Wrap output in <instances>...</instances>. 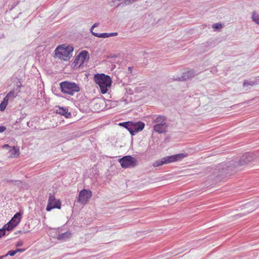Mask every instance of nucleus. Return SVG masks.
Masks as SVG:
<instances>
[{
  "label": "nucleus",
  "mask_w": 259,
  "mask_h": 259,
  "mask_svg": "<svg viewBox=\"0 0 259 259\" xmlns=\"http://www.w3.org/2000/svg\"><path fill=\"white\" fill-rule=\"evenodd\" d=\"M255 158V155L251 152L244 153L241 157L239 161H231L227 162L222 168V172L224 175H231L236 167L244 165L253 160Z\"/></svg>",
  "instance_id": "obj_1"
},
{
  "label": "nucleus",
  "mask_w": 259,
  "mask_h": 259,
  "mask_svg": "<svg viewBox=\"0 0 259 259\" xmlns=\"http://www.w3.org/2000/svg\"><path fill=\"white\" fill-rule=\"evenodd\" d=\"M94 81L101 90L102 94H104L108 91V88L110 87L112 80L109 75L103 73L96 74L94 75Z\"/></svg>",
  "instance_id": "obj_2"
},
{
  "label": "nucleus",
  "mask_w": 259,
  "mask_h": 259,
  "mask_svg": "<svg viewBox=\"0 0 259 259\" xmlns=\"http://www.w3.org/2000/svg\"><path fill=\"white\" fill-rule=\"evenodd\" d=\"M61 92L70 96H73L75 93L78 92L80 89L79 85L74 82L64 81L60 83Z\"/></svg>",
  "instance_id": "obj_3"
},
{
  "label": "nucleus",
  "mask_w": 259,
  "mask_h": 259,
  "mask_svg": "<svg viewBox=\"0 0 259 259\" xmlns=\"http://www.w3.org/2000/svg\"><path fill=\"white\" fill-rule=\"evenodd\" d=\"M73 51V48L71 46L63 47L58 46L55 50V55L56 57L64 61L68 60L72 56L71 53Z\"/></svg>",
  "instance_id": "obj_4"
},
{
  "label": "nucleus",
  "mask_w": 259,
  "mask_h": 259,
  "mask_svg": "<svg viewBox=\"0 0 259 259\" xmlns=\"http://www.w3.org/2000/svg\"><path fill=\"white\" fill-rule=\"evenodd\" d=\"M118 161L121 167L124 168L135 167L138 164L137 159L130 155L124 156L119 158Z\"/></svg>",
  "instance_id": "obj_5"
},
{
  "label": "nucleus",
  "mask_w": 259,
  "mask_h": 259,
  "mask_svg": "<svg viewBox=\"0 0 259 259\" xmlns=\"http://www.w3.org/2000/svg\"><path fill=\"white\" fill-rule=\"evenodd\" d=\"M22 213L20 211L17 212L12 218V219L6 224L4 225L5 228L7 231L12 230L20 222L22 218Z\"/></svg>",
  "instance_id": "obj_6"
},
{
  "label": "nucleus",
  "mask_w": 259,
  "mask_h": 259,
  "mask_svg": "<svg viewBox=\"0 0 259 259\" xmlns=\"http://www.w3.org/2000/svg\"><path fill=\"white\" fill-rule=\"evenodd\" d=\"M187 156V154L179 153L171 156H166L163 158L164 164H168L181 161L183 158Z\"/></svg>",
  "instance_id": "obj_7"
},
{
  "label": "nucleus",
  "mask_w": 259,
  "mask_h": 259,
  "mask_svg": "<svg viewBox=\"0 0 259 259\" xmlns=\"http://www.w3.org/2000/svg\"><path fill=\"white\" fill-rule=\"evenodd\" d=\"M61 202L59 200H57L55 197L50 194L49 196L48 203L46 207V210L48 211H51L53 208H61Z\"/></svg>",
  "instance_id": "obj_8"
},
{
  "label": "nucleus",
  "mask_w": 259,
  "mask_h": 259,
  "mask_svg": "<svg viewBox=\"0 0 259 259\" xmlns=\"http://www.w3.org/2000/svg\"><path fill=\"white\" fill-rule=\"evenodd\" d=\"M92 196L90 190L83 189L81 190L78 195V201L82 204H86Z\"/></svg>",
  "instance_id": "obj_9"
},
{
  "label": "nucleus",
  "mask_w": 259,
  "mask_h": 259,
  "mask_svg": "<svg viewBox=\"0 0 259 259\" xmlns=\"http://www.w3.org/2000/svg\"><path fill=\"white\" fill-rule=\"evenodd\" d=\"M145 127V124L142 121L137 122H132L130 134L134 136L137 133L142 131Z\"/></svg>",
  "instance_id": "obj_10"
},
{
  "label": "nucleus",
  "mask_w": 259,
  "mask_h": 259,
  "mask_svg": "<svg viewBox=\"0 0 259 259\" xmlns=\"http://www.w3.org/2000/svg\"><path fill=\"white\" fill-rule=\"evenodd\" d=\"M195 75V72L193 70H190L184 73L183 75L180 77L176 78H173V80L176 81H184L194 77Z\"/></svg>",
  "instance_id": "obj_11"
},
{
  "label": "nucleus",
  "mask_w": 259,
  "mask_h": 259,
  "mask_svg": "<svg viewBox=\"0 0 259 259\" xmlns=\"http://www.w3.org/2000/svg\"><path fill=\"white\" fill-rule=\"evenodd\" d=\"M56 113L61 115L64 116L66 118H70L71 114L68 112V109L66 107L58 106L56 107Z\"/></svg>",
  "instance_id": "obj_12"
},
{
  "label": "nucleus",
  "mask_w": 259,
  "mask_h": 259,
  "mask_svg": "<svg viewBox=\"0 0 259 259\" xmlns=\"http://www.w3.org/2000/svg\"><path fill=\"white\" fill-rule=\"evenodd\" d=\"M167 127V123L155 124L153 126V130L158 134H162L166 132Z\"/></svg>",
  "instance_id": "obj_13"
},
{
  "label": "nucleus",
  "mask_w": 259,
  "mask_h": 259,
  "mask_svg": "<svg viewBox=\"0 0 259 259\" xmlns=\"http://www.w3.org/2000/svg\"><path fill=\"white\" fill-rule=\"evenodd\" d=\"M89 59V54L88 51H82L77 56V60H80L79 66L83 64L85 62L88 61Z\"/></svg>",
  "instance_id": "obj_14"
},
{
  "label": "nucleus",
  "mask_w": 259,
  "mask_h": 259,
  "mask_svg": "<svg viewBox=\"0 0 259 259\" xmlns=\"http://www.w3.org/2000/svg\"><path fill=\"white\" fill-rule=\"evenodd\" d=\"M153 122L155 124H162L166 123V118L164 115H159L153 117Z\"/></svg>",
  "instance_id": "obj_15"
},
{
  "label": "nucleus",
  "mask_w": 259,
  "mask_h": 259,
  "mask_svg": "<svg viewBox=\"0 0 259 259\" xmlns=\"http://www.w3.org/2000/svg\"><path fill=\"white\" fill-rule=\"evenodd\" d=\"M71 233L68 231L65 232V233H61L58 235V239L59 240H65L68 238L70 237Z\"/></svg>",
  "instance_id": "obj_16"
},
{
  "label": "nucleus",
  "mask_w": 259,
  "mask_h": 259,
  "mask_svg": "<svg viewBox=\"0 0 259 259\" xmlns=\"http://www.w3.org/2000/svg\"><path fill=\"white\" fill-rule=\"evenodd\" d=\"M132 122L131 121H126V122H120L118 124L119 126H122L124 128H125L126 130H127L130 132L131 131V125H132Z\"/></svg>",
  "instance_id": "obj_17"
},
{
  "label": "nucleus",
  "mask_w": 259,
  "mask_h": 259,
  "mask_svg": "<svg viewBox=\"0 0 259 259\" xmlns=\"http://www.w3.org/2000/svg\"><path fill=\"white\" fill-rule=\"evenodd\" d=\"M9 99L5 97L1 103L0 104V109L1 111H4L6 109L7 105H8Z\"/></svg>",
  "instance_id": "obj_18"
},
{
  "label": "nucleus",
  "mask_w": 259,
  "mask_h": 259,
  "mask_svg": "<svg viewBox=\"0 0 259 259\" xmlns=\"http://www.w3.org/2000/svg\"><path fill=\"white\" fill-rule=\"evenodd\" d=\"M257 84L256 81H248L247 80H245L243 83V87H246L248 86H253L255 84Z\"/></svg>",
  "instance_id": "obj_19"
},
{
  "label": "nucleus",
  "mask_w": 259,
  "mask_h": 259,
  "mask_svg": "<svg viewBox=\"0 0 259 259\" xmlns=\"http://www.w3.org/2000/svg\"><path fill=\"white\" fill-rule=\"evenodd\" d=\"M92 34L96 37H101V38H107L108 36V33H98L96 32H94L92 31Z\"/></svg>",
  "instance_id": "obj_20"
},
{
  "label": "nucleus",
  "mask_w": 259,
  "mask_h": 259,
  "mask_svg": "<svg viewBox=\"0 0 259 259\" xmlns=\"http://www.w3.org/2000/svg\"><path fill=\"white\" fill-rule=\"evenodd\" d=\"M165 164L163 160V158L160 160H157L153 163V166L154 167H157Z\"/></svg>",
  "instance_id": "obj_21"
},
{
  "label": "nucleus",
  "mask_w": 259,
  "mask_h": 259,
  "mask_svg": "<svg viewBox=\"0 0 259 259\" xmlns=\"http://www.w3.org/2000/svg\"><path fill=\"white\" fill-rule=\"evenodd\" d=\"M252 20L256 24H259V15L253 12L252 15Z\"/></svg>",
  "instance_id": "obj_22"
},
{
  "label": "nucleus",
  "mask_w": 259,
  "mask_h": 259,
  "mask_svg": "<svg viewBox=\"0 0 259 259\" xmlns=\"http://www.w3.org/2000/svg\"><path fill=\"white\" fill-rule=\"evenodd\" d=\"M16 96H17V95L16 94L14 90H12L6 95V97H7V98H8L9 99H13Z\"/></svg>",
  "instance_id": "obj_23"
},
{
  "label": "nucleus",
  "mask_w": 259,
  "mask_h": 259,
  "mask_svg": "<svg viewBox=\"0 0 259 259\" xmlns=\"http://www.w3.org/2000/svg\"><path fill=\"white\" fill-rule=\"evenodd\" d=\"M7 229L5 228L4 226L2 229H0V238L6 235Z\"/></svg>",
  "instance_id": "obj_24"
},
{
  "label": "nucleus",
  "mask_w": 259,
  "mask_h": 259,
  "mask_svg": "<svg viewBox=\"0 0 259 259\" xmlns=\"http://www.w3.org/2000/svg\"><path fill=\"white\" fill-rule=\"evenodd\" d=\"M16 253H17V251H16V250H11L9 251L8 252V253L6 255H5L4 256H5V257L7 256L8 255H9L10 256H14Z\"/></svg>",
  "instance_id": "obj_25"
},
{
  "label": "nucleus",
  "mask_w": 259,
  "mask_h": 259,
  "mask_svg": "<svg viewBox=\"0 0 259 259\" xmlns=\"http://www.w3.org/2000/svg\"><path fill=\"white\" fill-rule=\"evenodd\" d=\"M73 64H75V66H78V67H80L79 66V64H80V60H77V56L76 57L74 61V62H73Z\"/></svg>",
  "instance_id": "obj_26"
},
{
  "label": "nucleus",
  "mask_w": 259,
  "mask_h": 259,
  "mask_svg": "<svg viewBox=\"0 0 259 259\" xmlns=\"http://www.w3.org/2000/svg\"><path fill=\"white\" fill-rule=\"evenodd\" d=\"M221 27H222L221 24H218V23L213 24L212 25V28H213L218 29L219 28Z\"/></svg>",
  "instance_id": "obj_27"
},
{
  "label": "nucleus",
  "mask_w": 259,
  "mask_h": 259,
  "mask_svg": "<svg viewBox=\"0 0 259 259\" xmlns=\"http://www.w3.org/2000/svg\"><path fill=\"white\" fill-rule=\"evenodd\" d=\"M12 154H13V155H18L19 154V150L18 149H16L15 148H14L13 149V150L12 152Z\"/></svg>",
  "instance_id": "obj_28"
},
{
  "label": "nucleus",
  "mask_w": 259,
  "mask_h": 259,
  "mask_svg": "<svg viewBox=\"0 0 259 259\" xmlns=\"http://www.w3.org/2000/svg\"><path fill=\"white\" fill-rule=\"evenodd\" d=\"M23 244V242L22 241L20 240L18 241L16 244V247H19L22 246Z\"/></svg>",
  "instance_id": "obj_29"
},
{
  "label": "nucleus",
  "mask_w": 259,
  "mask_h": 259,
  "mask_svg": "<svg viewBox=\"0 0 259 259\" xmlns=\"http://www.w3.org/2000/svg\"><path fill=\"white\" fill-rule=\"evenodd\" d=\"M108 37H110V36H116L117 35V32H112V33H108Z\"/></svg>",
  "instance_id": "obj_30"
},
{
  "label": "nucleus",
  "mask_w": 259,
  "mask_h": 259,
  "mask_svg": "<svg viewBox=\"0 0 259 259\" xmlns=\"http://www.w3.org/2000/svg\"><path fill=\"white\" fill-rule=\"evenodd\" d=\"M6 129V127L4 126H0V133L4 132Z\"/></svg>",
  "instance_id": "obj_31"
},
{
  "label": "nucleus",
  "mask_w": 259,
  "mask_h": 259,
  "mask_svg": "<svg viewBox=\"0 0 259 259\" xmlns=\"http://www.w3.org/2000/svg\"><path fill=\"white\" fill-rule=\"evenodd\" d=\"M99 25V23H95L91 27V32H92V31H93V29L97 26H98Z\"/></svg>",
  "instance_id": "obj_32"
},
{
  "label": "nucleus",
  "mask_w": 259,
  "mask_h": 259,
  "mask_svg": "<svg viewBox=\"0 0 259 259\" xmlns=\"http://www.w3.org/2000/svg\"><path fill=\"white\" fill-rule=\"evenodd\" d=\"M26 113H24L22 114V116L21 117H20L19 120H22L23 119H24L26 117Z\"/></svg>",
  "instance_id": "obj_33"
},
{
  "label": "nucleus",
  "mask_w": 259,
  "mask_h": 259,
  "mask_svg": "<svg viewBox=\"0 0 259 259\" xmlns=\"http://www.w3.org/2000/svg\"><path fill=\"white\" fill-rule=\"evenodd\" d=\"M24 250H25V249H22V248H17L16 250V251H17V253L19 252H23Z\"/></svg>",
  "instance_id": "obj_34"
},
{
  "label": "nucleus",
  "mask_w": 259,
  "mask_h": 259,
  "mask_svg": "<svg viewBox=\"0 0 259 259\" xmlns=\"http://www.w3.org/2000/svg\"><path fill=\"white\" fill-rule=\"evenodd\" d=\"M128 70L130 73H132V68L131 67H129L128 68Z\"/></svg>",
  "instance_id": "obj_35"
},
{
  "label": "nucleus",
  "mask_w": 259,
  "mask_h": 259,
  "mask_svg": "<svg viewBox=\"0 0 259 259\" xmlns=\"http://www.w3.org/2000/svg\"><path fill=\"white\" fill-rule=\"evenodd\" d=\"M30 121H28V122H27V126L28 127H30L31 126L30 125Z\"/></svg>",
  "instance_id": "obj_36"
},
{
  "label": "nucleus",
  "mask_w": 259,
  "mask_h": 259,
  "mask_svg": "<svg viewBox=\"0 0 259 259\" xmlns=\"http://www.w3.org/2000/svg\"><path fill=\"white\" fill-rule=\"evenodd\" d=\"M5 257L4 255L0 256V259H3Z\"/></svg>",
  "instance_id": "obj_37"
},
{
  "label": "nucleus",
  "mask_w": 259,
  "mask_h": 259,
  "mask_svg": "<svg viewBox=\"0 0 259 259\" xmlns=\"http://www.w3.org/2000/svg\"><path fill=\"white\" fill-rule=\"evenodd\" d=\"M4 147H9L8 145H4Z\"/></svg>",
  "instance_id": "obj_38"
},
{
  "label": "nucleus",
  "mask_w": 259,
  "mask_h": 259,
  "mask_svg": "<svg viewBox=\"0 0 259 259\" xmlns=\"http://www.w3.org/2000/svg\"><path fill=\"white\" fill-rule=\"evenodd\" d=\"M138 0H132V3L137 1Z\"/></svg>",
  "instance_id": "obj_39"
},
{
  "label": "nucleus",
  "mask_w": 259,
  "mask_h": 259,
  "mask_svg": "<svg viewBox=\"0 0 259 259\" xmlns=\"http://www.w3.org/2000/svg\"><path fill=\"white\" fill-rule=\"evenodd\" d=\"M8 182H14V181H13V180H10V181H8Z\"/></svg>",
  "instance_id": "obj_40"
}]
</instances>
